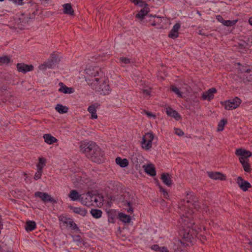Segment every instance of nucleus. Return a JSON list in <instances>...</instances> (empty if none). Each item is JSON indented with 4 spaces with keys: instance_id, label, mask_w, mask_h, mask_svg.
<instances>
[{
    "instance_id": "obj_14",
    "label": "nucleus",
    "mask_w": 252,
    "mask_h": 252,
    "mask_svg": "<svg viewBox=\"0 0 252 252\" xmlns=\"http://www.w3.org/2000/svg\"><path fill=\"white\" fill-rule=\"evenodd\" d=\"M150 9L147 4H144V6L142 8L137 14L136 15V17L140 20H143L144 18L148 13L149 12Z\"/></svg>"
},
{
    "instance_id": "obj_10",
    "label": "nucleus",
    "mask_w": 252,
    "mask_h": 252,
    "mask_svg": "<svg viewBox=\"0 0 252 252\" xmlns=\"http://www.w3.org/2000/svg\"><path fill=\"white\" fill-rule=\"evenodd\" d=\"M217 93V90L215 88H211L202 94V98L203 100L210 101L214 97V94Z\"/></svg>"
},
{
    "instance_id": "obj_3",
    "label": "nucleus",
    "mask_w": 252,
    "mask_h": 252,
    "mask_svg": "<svg viewBox=\"0 0 252 252\" xmlns=\"http://www.w3.org/2000/svg\"><path fill=\"white\" fill-rule=\"evenodd\" d=\"M85 71L88 75L86 79L88 84L96 92L99 91V85L101 83L100 82L101 78L104 77L101 69L97 67H89Z\"/></svg>"
},
{
    "instance_id": "obj_20",
    "label": "nucleus",
    "mask_w": 252,
    "mask_h": 252,
    "mask_svg": "<svg viewBox=\"0 0 252 252\" xmlns=\"http://www.w3.org/2000/svg\"><path fill=\"white\" fill-rule=\"evenodd\" d=\"M207 174L208 176L210 178L213 179L214 180H225V176L223 174H221L220 172H208Z\"/></svg>"
},
{
    "instance_id": "obj_35",
    "label": "nucleus",
    "mask_w": 252,
    "mask_h": 252,
    "mask_svg": "<svg viewBox=\"0 0 252 252\" xmlns=\"http://www.w3.org/2000/svg\"><path fill=\"white\" fill-rule=\"evenodd\" d=\"M120 220L125 223H128L131 220V218L129 216L127 215L124 213H120L119 214Z\"/></svg>"
},
{
    "instance_id": "obj_31",
    "label": "nucleus",
    "mask_w": 252,
    "mask_h": 252,
    "mask_svg": "<svg viewBox=\"0 0 252 252\" xmlns=\"http://www.w3.org/2000/svg\"><path fill=\"white\" fill-rule=\"evenodd\" d=\"M36 228V223L34 221H28L26 223L25 229L27 231H32Z\"/></svg>"
},
{
    "instance_id": "obj_43",
    "label": "nucleus",
    "mask_w": 252,
    "mask_h": 252,
    "mask_svg": "<svg viewBox=\"0 0 252 252\" xmlns=\"http://www.w3.org/2000/svg\"><path fill=\"white\" fill-rule=\"evenodd\" d=\"M237 20H224V22L223 24V25L226 26H232L235 25L237 23Z\"/></svg>"
},
{
    "instance_id": "obj_2",
    "label": "nucleus",
    "mask_w": 252,
    "mask_h": 252,
    "mask_svg": "<svg viewBox=\"0 0 252 252\" xmlns=\"http://www.w3.org/2000/svg\"><path fill=\"white\" fill-rule=\"evenodd\" d=\"M192 206L194 208L199 209L200 206L199 203L196 202L195 200V197L193 195L192 192L187 193V198L181 201L179 203V208L183 212H185L182 215L181 219L185 221H187L185 219H189L191 217L192 214L193 213V210L191 207Z\"/></svg>"
},
{
    "instance_id": "obj_1",
    "label": "nucleus",
    "mask_w": 252,
    "mask_h": 252,
    "mask_svg": "<svg viewBox=\"0 0 252 252\" xmlns=\"http://www.w3.org/2000/svg\"><path fill=\"white\" fill-rule=\"evenodd\" d=\"M80 151L92 161L100 163L103 161L104 153L94 142H83L80 145Z\"/></svg>"
},
{
    "instance_id": "obj_40",
    "label": "nucleus",
    "mask_w": 252,
    "mask_h": 252,
    "mask_svg": "<svg viewBox=\"0 0 252 252\" xmlns=\"http://www.w3.org/2000/svg\"><path fill=\"white\" fill-rule=\"evenodd\" d=\"M73 241L76 242L78 245L84 244V241L80 235L74 236Z\"/></svg>"
},
{
    "instance_id": "obj_18",
    "label": "nucleus",
    "mask_w": 252,
    "mask_h": 252,
    "mask_svg": "<svg viewBox=\"0 0 252 252\" xmlns=\"http://www.w3.org/2000/svg\"><path fill=\"white\" fill-rule=\"evenodd\" d=\"M235 154L236 156L243 157L245 159L250 157L252 155L251 152L242 148L236 150Z\"/></svg>"
},
{
    "instance_id": "obj_47",
    "label": "nucleus",
    "mask_w": 252,
    "mask_h": 252,
    "mask_svg": "<svg viewBox=\"0 0 252 252\" xmlns=\"http://www.w3.org/2000/svg\"><path fill=\"white\" fill-rule=\"evenodd\" d=\"M50 60H51L52 61H53V63L55 64V63H57L59 61V60L57 56L55 54H53L51 55V56L50 58Z\"/></svg>"
},
{
    "instance_id": "obj_59",
    "label": "nucleus",
    "mask_w": 252,
    "mask_h": 252,
    "mask_svg": "<svg viewBox=\"0 0 252 252\" xmlns=\"http://www.w3.org/2000/svg\"><path fill=\"white\" fill-rule=\"evenodd\" d=\"M4 0H0V1H4Z\"/></svg>"
},
{
    "instance_id": "obj_58",
    "label": "nucleus",
    "mask_w": 252,
    "mask_h": 252,
    "mask_svg": "<svg viewBox=\"0 0 252 252\" xmlns=\"http://www.w3.org/2000/svg\"><path fill=\"white\" fill-rule=\"evenodd\" d=\"M249 22L252 26V17L250 18Z\"/></svg>"
},
{
    "instance_id": "obj_9",
    "label": "nucleus",
    "mask_w": 252,
    "mask_h": 252,
    "mask_svg": "<svg viewBox=\"0 0 252 252\" xmlns=\"http://www.w3.org/2000/svg\"><path fill=\"white\" fill-rule=\"evenodd\" d=\"M17 70L19 72L26 73L28 71H31L33 70V66L32 65H27L24 63H18L16 65Z\"/></svg>"
},
{
    "instance_id": "obj_23",
    "label": "nucleus",
    "mask_w": 252,
    "mask_h": 252,
    "mask_svg": "<svg viewBox=\"0 0 252 252\" xmlns=\"http://www.w3.org/2000/svg\"><path fill=\"white\" fill-rule=\"evenodd\" d=\"M239 161L242 165L244 170L246 172H250L251 171L250 165L249 163V159H245L243 157H240Z\"/></svg>"
},
{
    "instance_id": "obj_34",
    "label": "nucleus",
    "mask_w": 252,
    "mask_h": 252,
    "mask_svg": "<svg viewBox=\"0 0 252 252\" xmlns=\"http://www.w3.org/2000/svg\"><path fill=\"white\" fill-rule=\"evenodd\" d=\"M90 213L93 217L95 219L100 218L102 214V212L97 209H92Z\"/></svg>"
},
{
    "instance_id": "obj_12",
    "label": "nucleus",
    "mask_w": 252,
    "mask_h": 252,
    "mask_svg": "<svg viewBox=\"0 0 252 252\" xmlns=\"http://www.w3.org/2000/svg\"><path fill=\"white\" fill-rule=\"evenodd\" d=\"M34 195L39 197L44 202L54 201V199L46 192L37 191L35 192Z\"/></svg>"
},
{
    "instance_id": "obj_36",
    "label": "nucleus",
    "mask_w": 252,
    "mask_h": 252,
    "mask_svg": "<svg viewBox=\"0 0 252 252\" xmlns=\"http://www.w3.org/2000/svg\"><path fill=\"white\" fill-rule=\"evenodd\" d=\"M11 61V58L7 56L0 57V65L7 64Z\"/></svg>"
},
{
    "instance_id": "obj_33",
    "label": "nucleus",
    "mask_w": 252,
    "mask_h": 252,
    "mask_svg": "<svg viewBox=\"0 0 252 252\" xmlns=\"http://www.w3.org/2000/svg\"><path fill=\"white\" fill-rule=\"evenodd\" d=\"M46 163V159L43 158H39V161L38 163L37 164V169L39 171H42L43 170V169Z\"/></svg>"
},
{
    "instance_id": "obj_50",
    "label": "nucleus",
    "mask_w": 252,
    "mask_h": 252,
    "mask_svg": "<svg viewBox=\"0 0 252 252\" xmlns=\"http://www.w3.org/2000/svg\"><path fill=\"white\" fill-rule=\"evenodd\" d=\"M55 65V64L50 59L48 62L46 63V66L48 68H53Z\"/></svg>"
},
{
    "instance_id": "obj_22",
    "label": "nucleus",
    "mask_w": 252,
    "mask_h": 252,
    "mask_svg": "<svg viewBox=\"0 0 252 252\" xmlns=\"http://www.w3.org/2000/svg\"><path fill=\"white\" fill-rule=\"evenodd\" d=\"M63 7L64 14L71 16L74 15V11L70 3H65L63 5Z\"/></svg>"
},
{
    "instance_id": "obj_39",
    "label": "nucleus",
    "mask_w": 252,
    "mask_h": 252,
    "mask_svg": "<svg viewBox=\"0 0 252 252\" xmlns=\"http://www.w3.org/2000/svg\"><path fill=\"white\" fill-rule=\"evenodd\" d=\"M102 200V199L101 197H97L95 195H92L91 199L92 205H94V203H95L97 205L98 202L101 203Z\"/></svg>"
},
{
    "instance_id": "obj_17",
    "label": "nucleus",
    "mask_w": 252,
    "mask_h": 252,
    "mask_svg": "<svg viewBox=\"0 0 252 252\" xmlns=\"http://www.w3.org/2000/svg\"><path fill=\"white\" fill-rule=\"evenodd\" d=\"M92 196V195H91L90 192H88L86 194H83L82 196H81L80 200L81 202L85 205H92V203L91 202Z\"/></svg>"
},
{
    "instance_id": "obj_55",
    "label": "nucleus",
    "mask_w": 252,
    "mask_h": 252,
    "mask_svg": "<svg viewBox=\"0 0 252 252\" xmlns=\"http://www.w3.org/2000/svg\"><path fill=\"white\" fill-rule=\"evenodd\" d=\"M159 252H169L167 248L165 247H160Z\"/></svg>"
},
{
    "instance_id": "obj_38",
    "label": "nucleus",
    "mask_w": 252,
    "mask_h": 252,
    "mask_svg": "<svg viewBox=\"0 0 252 252\" xmlns=\"http://www.w3.org/2000/svg\"><path fill=\"white\" fill-rule=\"evenodd\" d=\"M226 123H227V121L226 120H225L224 119L221 120L219 122V123L218 124V131H222L223 129L224 126L226 124Z\"/></svg>"
},
{
    "instance_id": "obj_13",
    "label": "nucleus",
    "mask_w": 252,
    "mask_h": 252,
    "mask_svg": "<svg viewBox=\"0 0 252 252\" xmlns=\"http://www.w3.org/2000/svg\"><path fill=\"white\" fill-rule=\"evenodd\" d=\"M181 27V25L179 23H176L170 31L168 36L172 39H175L179 36V30Z\"/></svg>"
},
{
    "instance_id": "obj_25",
    "label": "nucleus",
    "mask_w": 252,
    "mask_h": 252,
    "mask_svg": "<svg viewBox=\"0 0 252 252\" xmlns=\"http://www.w3.org/2000/svg\"><path fill=\"white\" fill-rule=\"evenodd\" d=\"M45 142L48 144H52L57 142V139L50 134H45L43 135Z\"/></svg>"
},
{
    "instance_id": "obj_29",
    "label": "nucleus",
    "mask_w": 252,
    "mask_h": 252,
    "mask_svg": "<svg viewBox=\"0 0 252 252\" xmlns=\"http://www.w3.org/2000/svg\"><path fill=\"white\" fill-rule=\"evenodd\" d=\"M69 198H71L72 200H77L79 199H80L81 195L79 194V193L76 190H72L70 193L68 195Z\"/></svg>"
},
{
    "instance_id": "obj_51",
    "label": "nucleus",
    "mask_w": 252,
    "mask_h": 252,
    "mask_svg": "<svg viewBox=\"0 0 252 252\" xmlns=\"http://www.w3.org/2000/svg\"><path fill=\"white\" fill-rule=\"evenodd\" d=\"M143 113L146 114L149 118L153 117L154 118H156V115L152 113L151 112H150L149 111L144 110Z\"/></svg>"
},
{
    "instance_id": "obj_8",
    "label": "nucleus",
    "mask_w": 252,
    "mask_h": 252,
    "mask_svg": "<svg viewBox=\"0 0 252 252\" xmlns=\"http://www.w3.org/2000/svg\"><path fill=\"white\" fill-rule=\"evenodd\" d=\"M100 82L101 83L99 85L100 89L97 92L104 95L108 94L110 91V86L108 84L107 79H106L105 77H103V78H101Z\"/></svg>"
},
{
    "instance_id": "obj_6",
    "label": "nucleus",
    "mask_w": 252,
    "mask_h": 252,
    "mask_svg": "<svg viewBox=\"0 0 252 252\" xmlns=\"http://www.w3.org/2000/svg\"><path fill=\"white\" fill-rule=\"evenodd\" d=\"M31 18L29 15H25V14H21V16L16 20V23L17 24V27L14 26L12 28L16 29L19 28L20 30L23 29L24 27L27 24L30 20ZM12 29V27H10Z\"/></svg>"
},
{
    "instance_id": "obj_57",
    "label": "nucleus",
    "mask_w": 252,
    "mask_h": 252,
    "mask_svg": "<svg viewBox=\"0 0 252 252\" xmlns=\"http://www.w3.org/2000/svg\"><path fill=\"white\" fill-rule=\"evenodd\" d=\"M198 33L200 35H205V34L202 32V30H199V32H198Z\"/></svg>"
},
{
    "instance_id": "obj_48",
    "label": "nucleus",
    "mask_w": 252,
    "mask_h": 252,
    "mask_svg": "<svg viewBox=\"0 0 252 252\" xmlns=\"http://www.w3.org/2000/svg\"><path fill=\"white\" fill-rule=\"evenodd\" d=\"M120 61L121 63H123L124 64H128V63H130V60L126 57L120 58Z\"/></svg>"
},
{
    "instance_id": "obj_32",
    "label": "nucleus",
    "mask_w": 252,
    "mask_h": 252,
    "mask_svg": "<svg viewBox=\"0 0 252 252\" xmlns=\"http://www.w3.org/2000/svg\"><path fill=\"white\" fill-rule=\"evenodd\" d=\"M150 17L152 19H154L153 20L152 19L150 20V21L151 22L150 23L151 26H155L159 25L161 23L162 20H161L160 17L153 16H150Z\"/></svg>"
},
{
    "instance_id": "obj_54",
    "label": "nucleus",
    "mask_w": 252,
    "mask_h": 252,
    "mask_svg": "<svg viewBox=\"0 0 252 252\" xmlns=\"http://www.w3.org/2000/svg\"><path fill=\"white\" fill-rule=\"evenodd\" d=\"M160 247H159L158 245H154L152 247V249L153 250H154L156 251H159V250H160Z\"/></svg>"
},
{
    "instance_id": "obj_42",
    "label": "nucleus",
    "mask_w": 252,
    "mask_h": 252,
    "mask_svg": "<svg viewBox=\"0 0 252 252\" xmlns=\"http://www.w3.org/2000/svg\"><path fill=\"white\" fill-rule=\"evenodd\" d=\"M141 91L145 95V96H148L150 95L151 89L149 87H145L144 88L141 89Z\"/></svg>"
},
{
    "instance_id": "obj_49",
    "label": "nucleus",
    "mask_w": 252,
    "mask_h": 252,
    "mask_svg": "<svg viewBox=\"0 0 252 252\" xmlns=\"http://www.w3.org/2000/svg\"><path fill=\"white\" fill-rule=\"evenodd\" d=\"M42 174V171L37 170L34 175V179L35 180H37L41 178Z\"/></svg>"
},
{
    "instance_id": "obj_30",
    "label": "nucleus",
    "mask_w": 252,
    "mask_h": 252,
    "mask_svg": "<svg viewBox=\"0 0 252 252\" xmlns=\"http://www.w3.org/2000/svg\"><path fill=\"white\" fill-rule=\"evenodd\" d=\"M56 110L60 114H64L67 112L68 108L62 104H58L55 107Z\"/></svg>"
},
{
    "instance_id": "obj_56",
    "label": "nucleus",
    "mask_w": 252,
    "mask_h": 252,
    "mask_svg": "<svg viewBox=\"0 0 252 252\" xmlns=\"http://www.w3.org/2000/svg\"><path fill=\"white\" fill-rule=\"evenodd\" d=\"M46 64H42L39 66V68L40 69H44L46 68Z\"/></svg>"
},
{
    "instance_id": "obj_46",
    "label": "nucleus",
    "mask_w": 252,
    "mask_h": 252,
    "mask_svg": "<svg viewBox=\"0 0 252 252\" xmlns=\"http://www.w3.org/2000/svg\"><path fill=\"white\" fill-rule=\"evenodd\" d=\"M133 3L136 5H138L139 6H143L144 5V2L141 0H130Z\"/></svg>"
},
{
    "instance_id": "obj_41",
    "label": "nucleus",
    "mask_w": 252,
    "mask_h": 252,
    "mask_svg": "<svg viewBox=\"0 0 252 252\" xmlns=\"http://www.w3.org/2000/svg\"><path fill=\"white\" fill-rule=\"evenodd\" d=\"M171 89L173 92H174L176 94H177L178 96L182 97V93L179 91V89L177 87L172 85L171 86Z\"/></svg>"
},
{
    "instance_id": "obj_52",
    "label": "nucleus",
    "mask_w": 252,
    "mask_h": 252,
    "mask_svg": "<svg viewBox=\"0 0 252 252\" xmlns=\"http://www.w3.org/2000/svg\"><path fill=\"white\" fill-rule=\"evenodd\" d=\"M175 133L179 136H183L184 134V132L183 130L179 128H175Z\"/></svg>"
},
{
    "instance_id": "obj_44",
    "label": "nucleus",
    "mask_w": 252,
    "mask_h": 252,
    "mask_svg": "<svg viewBox=\"0 0 252 252\" xmlns=\"http://www.w3.org/2000/svg\"><path fill=\"white\" fill-rule=\"evenodd\" d=\"M159 188H160V191L162 193L163 197L164 198L168 199L169 196V194H168V193L167 192V191L164 188H163L161 186H160Z\"/></svg>"
},
{
    "instance_id": "obj_45",
    "label": "nucleus",
    "mask_w": 252,
    "mask_h": 252,
    "mask_svg": "<svg viewBox=\"0 0 252 252\" xmlns=\"http://www.w3.org/2000/svg\"><path fill=\"white\" fill-rule=\"evenodd\" d=\"M68 225L73 230H79L78 227L77 226V224L72 220L69 221Z\"/></svg>"
},
{
    "instance_id": "obj_27",
    "label": "nucleus",
    "mask_w": 252,
    "mask_h": 252,
    "mask_svg": "<svg viewBox=\"0 0 252 252\" xmlns=\"http://www.w3.org/2000/svg\"><path fill=\"white\" fill-rule=\"evenodd\" d=\"M241 78L243 79V81L244 83L249 82L252 81V70H250L246 74H243V76H241Z\"/></svg>"
},
{
    "instance_id": "obj_19",
    "label": "nucleus",
    "mask_w": 252,
    "mask_h": 252,
    "mask_svg": "<svg viewBox=\"0 0 252 252\" xmlns=\"http://www.w3.org/2000/svg\"><path fill=\"white\" fill-rule=\"evenodd\" d=\"M161 180L168 187H170L172 185L171 176L169 173L162 174L161 176Z\"/></svg>"
},
{
    "instance_id": "obj_16",
    "label": "nucleus",
    "mask_w": 252,
    "mask_h": 252,
    "mask_svg": "<svg viewBox=\"0 0 252 252\" xmlns=\"http://www.w3.org/2000/svg\"><path fill=\"white\" fill-rule=\"evenodd\" d=\"M143 168L144 169L145 172L151 176H155L156 175V169L153 164H148L144 165Z\"/></svg>"
},
{
    "instance_id": "obj_11",
    "label": "nucleus",
    "mask_w": 252,
    "mask_h": 252,
    "mask_svg": "<svg viewBox=\"0 0 252 252\" xmlns=\"http://www.w3.org/2000/svg\"><path fill=\"white\" fill-rule=\"evenodd\" d=\"M237 183L240 188L244 191H247L251 187V185L248 181L244 180L241 177H238Z\"/></svg>"
},
{
    "instance_id": "obj_5",
    "label": "nucleus",
    "mask_w": 252,
    "mask_h": 252,
    "mask_svg": "<svg viewBox=\"0 0 252 252\" xmlns=\"http://www.w3.org/2000/svg\"><path fill=\"white\" fill-rule=\"evenodd\" d=\"M153 139V133L152 132L147 133L142 138V148L146 150L150 149L152 146V142Z\"/></svg>"
},
{
    "instance_id": "obj_15",
    "label": "nucleus",
    "mask_w": 252,
    "mask_h": 252,
    "mask_svg": "<svg viewBox=\"0 0 252 252\" xmlns=\"http://www.w3.org/2000/svg\"><path fill=\"white\" fill-rule=\"evenodd\" d=\"M60 88L59 91L66 94H71L74 92V89L72 87H68L65 86L63 83L60 82L59 84Z\"/></svg>"
},
{
    "instance_id": "obj_53",
    "label": "nucleus",
    "mask_w": 252,
    "mask_h": 252,
    "mask_svg": "<svg viewBox=\"0 0 252 252\" xmlns=\"http://www.w3.org/2000/svg\"><path fill=\"white\" fill-rule=\"evenodd\" d=\"M217 19L219 22H221L222 24H223L224 20H225L221 15H218L217 16Z\"/></svg>"
},
{
    "instance_id": "obj_24",
    "label": "nucleus",
    "mask_w": 252,
    "mask_h": 252,
    "mask_svg": "<svg viewBox=\"0 0 252 252\" xmlns=\"http://www.w3.org/2000/svg\"><path fill=\"white\" fill-rule=\"evenodd\" d=\"M70 208L74 213L80 215L83 217L85 216L87 213V210L83 208L71 206Z\"/></svg>"
},
{
    "instance_id": "obj_4",
    "label": "nucleus",
    "mask_w": 252,
    "mask_h": 252,
    "mask_svg": "<svg viewBox=\"0 0 252 252\" xmlns=\"http://www.w3.org/2000/svg\"><path fill=\"white\" fill-rule=\"evenodd\" d=\"M122 203L127 212L132 214L133 212V207L136 206L135 196L129 194V192L124 193Z\"/></svg>"
},
{
    "instance_id": "obj_37",
    "label": "nucleus",
    "mask_w": 252,
    "mask_h": 252,
    "mask_svg": "<svg viewBox=\"0 0 252 252\" xmlns=\"http://www.w3.org/2000/svg\"><path fill=\"white\" fill-rule=\"evenodd\" d=\"M249 70L250 69L247 68V66H241L238 69V71L240 75V77L243 76V74L247 73Z\"/></svg>"
},
{
    "instance_id": "obj_7",
    "label": "nucleus",
    "mask_w": 252,
    "mask_h": 252,
    "mask_svg": "<svg viewBox=\"0 0 252 252\" xmlns=\"http://www.w3.org/2000/svg\"><path fill=\"white\" fill-rule=\"evenodd\" d=\"M241 102V99L238 97H235L232 99L226 101L224 102V108L228 110L234 109L240 105Z\"/></svg>"
},
{
    "instance_id": "obj_28",
    "label": "nucleus",
    "mask_w": 252,
    "mask_h": 252,
    "mask_svg": "<svg viewBox=\"0 0 252 252\" xmlns=\"http://www.w3.org/2000/svg\"><path fill=\"white\" fill-rule=\"evenodd\" d=\"M88 111L91 113L92 119H97V115H96V110L94 105L89 106L88 108Z\"/></svg>"
},
{
    "instance_id": "obj_21",
    "label": "nucleus",
    "mask_w": 252,
    "mask_h": 252,
    "mask_svg": "<svg viewBox=\"0 0 252 252\" xmlns=\"http://www.w3.org/2000/svg\"><path fill=\"white\" fill-rule=\"evenodd\" d=\"M166 113L167 115L174 118L176 120H179L181 119V116L179 114L171 107H168L166 108Z\"/></svg>"
},
{
    "instance_id": "obj_26",
    "label": "nucleus",
    "mask_w": 252,
    "mask_h": 252,
    "mask_svg": "<svg viewBox=\"0 0 252 252\" xmlns=\"http://www.w3.org/2000/svg\"><path fill=\"white\" fill-rule=\"evenodd\" d=\"M116 162L121 167H126L128 165V161L126 158H122L120 157H117L116 158Z\"/></svg>"
}]
</instances>
